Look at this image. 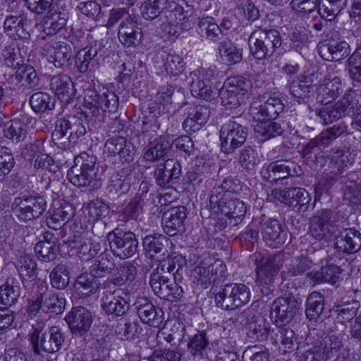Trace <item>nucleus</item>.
I'll return each mask as SVG.
<instances>
[{
  "label": "nucleus",
  "mask_w": 361,
  "mask_h": 361,
  "mask_svg": "<svg viewBox=\"0 0 361 361\" xmlns=\"http://www.w3.org/2000/svg\"><path fill=\"white\" fill-rule=\"evenodd\" d=\"M66 335L61 328L52 326L47 333L45 326L38 324L32 326L29 334V341L35 354L42 351L55 353L60 350L65 342Z\"/></svg>",
  "instance_id": "nucleus-1"
},
{
  "label": "nucleus",
  "mask_w": 361,
  "mask_h": 361,
  "mask_svg": "<svg viewBox=\"0 0 361 361\" xmlns=\"http://www.w3.org/2000/svg\"><path fill=\"white\" fill-rule=\"evenodd\" d=\"M250 54L258 60L271 56L281 46L282 39L279 32L275 29L259 28L250 34L248 38Z\"/></svg>",
  "instance_id": "nucleus-2"
},
{
  "label": "nucleus",
  "mask_w": 361,
  "mask_h": 361,
  "mask_svg": "<svg viewBox=\"0 0 361 361\" xmlns=\"http://www.w3.org/2000/svg\"><path fill=\"white\" fill-rule=\"evenodd\" d=\"M250 258L256 265V283L265 289L267 294L273 286L274 276L283 265V255L278 253L265 256L261 252H255Z\"/></svg>",
  "instance_id": "nucleus-3"
},
{
  "label": "nucleus",
  "mask_w": 361,
  "mask_h": 361,
  "mask_svg": "<svg viewBox=\"0 0 361 361\" xmlns=\"http://www.w3.org/2000/svg\"><path fill=\"white\" fill-rule=\"evenodd\" d=\"M96 157L81 153L74 159V165L68 170L67 177L76 187L90 185L97 178L98 169L95 166Z\"/></svg>",
  "instance_id": "nucleus-4"
},
{
  "label": "nucleus",
  "mask_w": 361,
  "mask_h": 361,
  "mask_svg": "<svg viewBox=\"0 0 361 361\" xmlns=\"http://www.w3.org/2000/svg\"><path fill=\"white\" fill-rule=\"evenodd\" d=\"M86 133L82 121L75 116L57 121L54 130L51 134L52 141L60 148H66L71 144H75L77 140Z\"/></svg>",
  "instance_id": "nucleus-5"
},
{
  "label": "nucleus",
  "mask_w": 361,
  "mask_h": 361,
  "mask_svg": "<svg viewBox=\"0 0 361 361\" xmlns=\"http://www.w3.org/2000/svg\"><path fill=\"white\" fill-rule=\"evenodd\" d=\"M118 106V97L113 92L104 88L100 93L90 91L85 97V114L91 118H97L101 111L115 112Z\"/></svg>",
  "instance_id": "nucleus-6"
},
{
  "label": "nucleus",
  "mask_w": 361,
  "mask_h": 361,
  "mask_svg": "<svg viewBox=\"0 0 361 361\" xmlns=\"http://www.w3.org/2000/svg\"><path fill=\"white\" fill-rule=\"evenodd\" d=\"M250 299V289L243 283L226 285L215 295L216 305L226 310L240 307L247 303Z\"/></svg>",
  "instance_id": "nucleus-7"
},
{
  "label": "nucleus",
  "mask_w": 361,
  "mask_h": 361,
  "mask_svg": "<svg viewBox=\"0 0 361 361\" xmlns=\"http://www.w3.org/2000/svg\"><path fill=\"white\" fill-rule=\"evenodd\" d=\"M342 336L331 334L308 349L303 355L305 361H326L343 347Z\"/></svg>",
  "instance_id": "nucleus-8"
},
{
  "label": "nucleus",
  "mask_w": 361,
  "mask_h": 361,
  "mask_svg": "<svg viewBox=\"0 0 361 361\" xmlns=\"http://www.w3.org/2000/svg\"><path fill=\"white\" fill-rule=\"evenodd\" d=\"M221 194L216 190L209 197L210 210L216 214H221L234 219V224L241 221L247 212L245 202L239 199L224 200L220 201Z\"/></svg>",
  "instance_id": "nucleus-9"
},
{
  "label": "nucleus",
  "mask_w": 361,
  "mask_h": 361,
  "mask_svg": "<svg viewBox=\"0 0 361 361\" xmlns=\"http://www.w3.org/2000/svg\"><path fill=\"white\" fill-rule=\"evenodd\" d=\"M246 128L233 120H230L220 130L221 149L226 154L232 153L245 142Z\"/></svg>",
  "instance_id": "nucleus-10"
},
{
  "label": "nucleus",
  "mask_w": 361,
  "mask_h": 361,
  "mask_svg": "<svg viewBox=\"0 0 361 361\" xmlns=\"http://www.w3.org/2000/svg\"><path fill=\"white\" fill-rule=\"evenodd\" d=\"M46 207V200L43 197L39 196L17 197L12 204L13 212L20 220L23 221L39 217Z\"/></svg>",
  "instance_id": "nucleus-11"
},
{
  "label": "nucleus",
  "mask_w": 361,
  "mask_h": 361,
  "mask_svg": "<svg viewBox=\"0 0 361 361\" xmlns=\"http://www.w3.org/2000/svg\"><path fill=\"white\" fill-rule=\"evenodd\" d=\"M283 108L284 105L278 97L262 95L252 101L250 113L254 120L275 119Z\"/></svg>",
  "instance_id": "nucleus-12"
},
{
  "label": "nucleus",
  "mask_w": 361,
  "mask_h": 361,
  "mask_svg": "<svg viewBox=\"0 0 361 361\" xmlns=\"http://www.w3.org/2000/svg\"><path fill=\"white\" fill-rule=\"evenodd\" d=\"M217 75L216 66L201 68L190 73V92L195 97L208 100L212 97V90L209 82Z\"/></svg>",
  "instance_id": "nucleus-13"
},
{
  "label": "nucleus",
  "mask_w": 361,
  "mask_h": 361,
  "mask_svg": "<svg viewBox=\"0 0 361 361\" xmlns=\"http://www.w3.org/2000/svg\"><path fill=\"white\" fill-rule=\"evenodd\" d=\"M107 240L111 252L121 259L130 257L137 251L138 241L132 232H111Z\"/></svg>",
  "instance_id": "nucleus-14"
},
{
  "label": "nucleus",
  "mask_w": 361,
  "mask_h": 361,
  "mask_svg": "<svg viewBox=\"0 0 361 361\" xmlns=\"http://www.w3.org/2000/svg\"><path fill=\"white\" fill-rule=\"evenodd\" d=\"M157 135L154 130H145L138 136L143 140H149L148 147L143 155L147 161H156L164 157L171 148L170 140L166 136L155 137Z\"/></svg>",
  "instance_id": "nucleus-15"
},
{
  "label": "nucleus",
  "mask_w": 361,
  "mask_h": 361,
  "mask_svg": "<svg viewBox=\"0 0 361 361\" xmlns=\"http://www.w3.org/2000/svg\"><path fill=\"white\" fill-rule=\"evenodd\" d=\"M209 257L202 261L194 269V277L202 285L207 286L225 277L226 265L221 260L212 262Z\"/></svg>",
  "instance_id": "nucleus-16"
},
{
  "label": "nucleus",
  "mask_w": 361,
  "mask_h": 361,
  "mask_svg": "<svg viewBox=\"0 0 361 361\" xmlns=\"http://www.w3.org/2000/svg\"><path fill=\"white\" fill-rule=\"evenodd\" d=\"M301 174V168L295 163L288 160L272 162L262 171L263 178L271 183H277L288 177L298 176Z\"/></svg>",
  "instance_id": "nucleus-17"
},
{
  "label": "nucleus",
  "mask_w": 361,
  "mask_h": 361,
  "mask_svg": "<svg viewBox=\"0 0 361 361\" xmlns=\"http://www.w3.org/2000/svg\"><path fill=\"white\" fill-rule=\"evenodd\" d=\"M181 170L180 163L177 159H168L158 164L154 170L156 183L161 188L170 187L180 178Z\"/></svg>",
  "instance_id": "nucleus-18"
},
{
  "label": "nucleus",
  "mask_w": 361,
  "mask_h": 361,
  "mask_svg": "<svg viewBox=\"0 0 361 361\" xmlns=\"http://www.w3.org/2000/svg\"><path fill=\"white\" fill-rule=\"evenodd\" d=\"M118 37L121 43L127 47H137L142 43V31L135 18L126 16L122 20Z\"/></svg>",
  "instance_id": "nucleus-19"
},
{
  "label": "nucleus",
  "mask_w": 361,
  "mask_h": 361,
  "mask_svg": "<svg viewBox=\"0 0 361 361\" xmlns=\"http://www.w3.org/2000/svg\"><path fill=\"white\" fill-rule=\"evenodd\" d=\"M261 233L266 245L271 248L281 246L287 237V233L281 224L271 219H262Z\"/></svg>",
  "instance_id": "nucleus-20"
},
{
  "label": "nucleus",
  "mask_w": 361,
  "mask_h": 361,
  "mask_svg": "<svg viewBox=\"0 0 361 361\" xmlns=\"http://www.w3.org/2000/svg\"><path fill=\"white\" fill-rule=\"evenodd\" d=\"M12 11L6 9L4 13V31L11 39H27L29 32L27 30V20L22 15H13Z\"/></svg>",
  "instance_id": "nucleus-21"
},
{
  "label": "nucleus",
  "mask_w": 361,
  "mask_h": 361,
  "mask_svg": "<svg viewBox=\"0 0 361 361\" xmlns=\"http://www.w3.org/2000/svg\"><path fill=\"white\" fill-rule=\"evenodd\" d=\"M65 320L73 334L82 336L92 324L91 313L83 307H75L66 314Z\"/></svg>",
  "instance_id": "nucleus-22"
},
{
  "label": "nucleus",
  "mask_w": 361,
  "mask_h": 361,
  "mask_svg": "<svg viewBox=\"0 0 361 361\" xmlns=\"http://www.w3.org/2000/svg\"><path fill=\"white\" fill-rule=\"evenodd\" d=\"M169 19V29L166 28L169 35L176 36L179 35L178 29L183 30H190L195 22V16L192 12L183 11L180 6H176L167 16Z\"/></svg>",
  "instance_id": "nucleus-23"
},
{
  "label": "nucleus",
  "mask_w": 361,
  "mask_h": 361,
  "mask_svg": "<svg viewBox=\"0 0 361 361\" xmlns=\"http://www.w3.org/2000/svg\"><path fill=\"white\" fill-rule=\"evenodd\" d=\"M298 305L293 298H279L271 305L270 317L276 324L288 322L294 317Z\"/></svg>",
  "instance_id": "nucleus-24"
},
{
  "label": "nucleus",
  "mask_w": 361,
  "mask_h": 361,
  "mask_svg": "<svg viewBox=\"0 0 361 361\" xmlns=\"http://www.w3.org/2000/svg\"><path fill=\"white\" fill-rule=\"evenodd\" d=\"M187 217V209L183 206L169 209L162 216L164 231L170 236H174L184 228V221Z\"/></svg>",
  "instance_id": "nucleus-25"
},
{
  "label": "nucleus",
  "mask_w": 361,
  "mask_h": 361,
  "mask_svg": "<svg viewBox=\"0 0 361 361\" xmlns=\"http://www.w3.org/2000/svg\"><path fill=\"white\" fill-rule=\"evenodd\" d=\"M69 246L75 250L78 256L85 261L92 259L101 250L99 242L79 233H75L69 240Z\"/></svg>",
  "instance_id": "nucleus-26"
},
{
  "label": "nucleus",
  "mask_w": 361,
  "mask_h": 361,
  "mask_svg": "<svg viewBox=\"0 0 361 361\" xmlns=\"http://www.w3.org/2000/svg\"><path fill=\"white\" fill-rule=\"evenodd\" d=\"M140 320L153 327H158L163 321V311L157 308L145 298H137L134 303Z\"/></svg>",
  "instance_id": "nucleus-27"
},
{
  "label": "nucleus",
  "mask_w": 361,
  "mask_h": 361,
  "mask_svg": "<svg viewBox=\"0 0 361 361\" xmlns=\"http://www.w3.org/2000/svg\"><path fill=\"white\" fill-rule=\"evenodd\" d=\"M331 212L328 209L317 212L312 217L310 227V234L316 239H327L334 233V227L330 222Z\"/></svg>",
  "instance_id": "nucleus-28"
},
{
  "label": "nucleus",
  "mask_w": 361,
  "mask_h": 361,
  "mask_svg": "<svg viewBox=\"0 0 361 361\" xmlns=\"http://www.w3.org/2000/svg\"><path fill=\"white\" fill-rule=\"evenodd\" d=\"M124 293L122 289H117L113 292H106L102 298V307L108 314L116 316L124 314L128 310V303L122 296Z\"/></svg>",
  "instance_id": "nucleus-29"
},
{
  "label": "nucleus",
  "mask_w": 361,
  "mask_h": 361,
  "mask_svg": "<svg viewBox=\"0 0 361 361\" xmlns=\"http://www.w3.org/2000/svg\"><path fill=\"white\" fill-rule=\"evenodd\" d=\"M210 116L209 109L203 104L192 106L188 109L183 127L187 132H196L204 125Z\"/></svg>",
  "instance_id": "nucleus-30"
},
{
  "label": "nucleus",
  "mask_w": 361,
  "mask_h": 361,
  "mask_svg": "<svg viewBox=\"0 0 361 361\" xmlns=\"http://www.w3.org/2000/svg\"><path fill=\"white\" fill-rule=\"evenodd\" d=\"M287 85L290 95L300 104H307L314 92V86L307 76L291 80Z\"/></svg>",
  "instance_id": "nucleus-31"
},
{
  "label": "nucleus",
  "mask_w": 361,
  "mask_h": 361,
  "mask_svg": "<svg viewBox=\"0 0 361 361\" xmlns=\"http://www.w3.org/2000/svg\"><path fill=\"white\" fill-rule=\"evenodd\" d=\"M335 245L340 252H356L361 248V233L354 228H346L336 238Z\"/></svg>",
  "instance_id": "nucleus-32"
},
{
  "label": "nucleus",
  "mask_w": 361,
  "mask_h": 361,
  "mask_svg": "<svg viewBox=\"0 0 361 361\" xmlns=\"http://www.w3.org/2000/svg\"><path fill=\"white\" fill-rule=\"evenodd\" d=\"M346 93L334 105L325 104L317 111V116L323 125H328L345 115L349 103H347Z\"/></svg>",
  "instance_id": "nucleus-33"
},
{
  "label": "nucleus",
  "mask_w": 361,
  "mask_h": 361,
  "mask_svg": "<svg viewBox=\"0 0 361 361\" xmlns=\"http://www.w3.org/2000/svg\"><path fill=\"white\" fill-rule=\"evenodd\" d=\"M320 56L326 61H338L350 54V47L345 41L331 40L319 47Z\"/></svg>",
  "instance_id": "nucleus-34"
},
{
  "label": "nucleus",
  "mask_w": 361,
  "mask_h": 361,
  "mask_svg": "<svg viewBox=\"0 0 361 361\" xmlns=\"http://www.w3.org/2000/svg\"><path fill=\"white\" fill-rule=\"evenodd\" d=\"M341 274V267L336 264H331L322 267L317 271L309 272L307 276L313 286L324 283L334 285L338 281Z\"/></svg>",
  "instance_id": "nucleus-35"
},
{
  "label": "nucleus",
  "mask_w": 361,
  "mask_h": 361,
  "mask_svg": "<svg viewBox=\"0 0 361 361\" xmlns=\"http://www.w3.org/2000/svg\"><path fill=\"white\" fill-rule=\"evenodd\" d=\"M341 83L338 77L332 79L325 78L317 90V101L328 104L335 99L341 93Z\"/></svg>",
  "instance_id": "nucleus-36"
},
{
  "label": "nucleus",
  "mask_w": 361,
  "mask_h": 361,
  "mask_svg": "<svg viewBox=\"0 0 361 361\" xmlns=\"http://www.w3.org/2000/svg\"><path fill=\"white\" fill-rule=\"evenodd\" d=\"M50 88L61 100L68 102L74 95L73 84L65 74L54 75L50 79Z\"/></svg>",
  "instance_id": "nucleus-37"
},
{
  "label": "nucleus",
  "mask_w": 361,
  "mask_h": 361,
  "mask_svg": "<svg viewBox=\"0 0 361 361\" xmlns=\"http://www.w3.org/2000/svg\"><path fill=\"white\" fill-rule=\"evenodd\" d=\"M187 349L193 357L204 359L210 350V342L206 332L198 331L191 336L188 341Z\"/></svg>",
  "instance_id": "nucleus-38"
},
{
  "label": "nucleus",
  "mask_w": 361,
  "mask_h": 361,
  "mask_svg": "<svg viewBox=\"0 0 361 361\" xmlns=\"http://www.w3.org/2000/svg\"><path fill=\"white\" fill-rule=\"evenodd\" d=\"M39 293L44 312L56 314L62 313L65 306L63 298H59L52 290H48L47 285L42 286Z\"/></svg>",
  "instance_id": "nucleus-39"
},
{
  "label": "nucleus",
  "mask_w": 361,
  "mask_h": 361,
  "mask_svg": "<svg viewBox=\"0 0 361 361\" xmlns=\"http://www.w3.org/2000/svg\"><path fill=\"white\" fill-rule=\"evenodd\" d=\"M20 295V288L18 282L13 278L6 280L0 286V306L8 308L13 305Z\"/></svg>",
  "instance_id": "nucleus-40"
},
{
  "label": "nucleus",
  "mask_w": 361,
  "mask_h": 361,
  "mask_svg": "<svg viewBox=\"0 0 361 361\" xmlns=\"http://www.w3.org/2000/svg\"><path fill=\"white\" fill-rule=\"evenodd\" d=\"M334 169L329 173L326 174L322 179L319 180V183L315 186V190L318 192L325 189L329 185H331L333 181L336 179L337 175L343 172L348 166L350 164L348 157L344 154H338L334 156Z\"/></svg>",
  "instance_id": "nucleus-41"
},
{
  "label": "nucleus",
  "mask_w": 361,
  "mask_h": 361,
  "mask_svg": "<svg viewBox=\"0 0 361 361\" xmlns=\"http://www.w3.org/2000/svg\"><path fill=\"white\" fill-rule=\"evenodd\" d=\"M72 57V50L70 45L65 42H56L51 50L49 61L56 68L68 66Z\"/></svg>",
  "instance_id": "nucleus-42"
},
{
  "label": "nucleus",
  "mask_w": 361,
  "mask_h": 361,
  "mask_svg": "<svg viewBox=\"0 0 361 361\" xmlns=\"http://www.w3.org/2000/svg\"><path fill=\"white\" fill-rule=\"evenodd\" d=\"M271 120L269 118L255 120L254 129L261 141H265L283 133V130L281 126Z\"/></svg>",
  "instance_id": "nucleus-43"
},
{
  "label": "nucleus",
  "mask_w": 361,
  "mask_h": 361,
  "mask_svg": "<svg viewBox=\"0 0 361 361\" xmlns=\"http://www.w3.org/2000/svg\"><path fill=\"white\" fill-rule=\"evenodd\" d=\"M66 13L52 8L45 16L44 31L48 35H54L66 25Z\"/></svg>",
  "instance_id": "nucleus-44"
},
{
  "label": "nucleus",
  "mask_w": 361,
  "mask_h": 361,
  "mask_svg": "<svg viewBox=\"0 0 361 361\" xmlns=\"http://www.w3.org/2000/svg\"><path fill=\"white\" fill-rule=\"evenodd\" d=\"M269 324L264 318L253 315L248 323L247 336L254 341H265L269 336Z\"/></svg>",
  "instance_id": "nucleus-45"
},
{
  "label": "nucleus",
  "mask_w": 361,
  "mask_h": 361,
  "mask_svg": "<svg viewBox=\"0 0 361 361\" xmlns=\"http://www.w3.org/2000/svg\"><path fill=\"white\" fill-rule=\"evenodd\" d=\"M74 214L73 206L68 203L62 204L59 207L55 208L47 219V226L57 230L65 222L68 221Z\"/></svg>",
  "instance_id": "nucleus-46"
},
{
  "label": "nucleus",
  "mask_w": 361,
  "mask_h": 361,
  "mask_svg": "<svg viewBox=\"0 0 361 361\" xmlns=\"http://www.w3.org/2000/svg\"><path fill=\"white\" fill-rule=\"evenodd\" d=\"M98 49L95 46L86 47L80 49L75 56V65L79 72L82 73L91 71L93 68L94 58L97 56Z\"/></svg>",
  "instance_id": "nucleus-47"
},
{
  "label": "nucleus",
  "mask_w": 361,
  "mask_h": 361,
  "mask_svg": "<svg viewBox=\"0 0 361 361\" xmlns=\"http://www.w3.org/2000/svg\"><path fill=\"white\" fill-rule=\"evenodd\" d=\"M197 32L201 36H205L207 39L213 42H216L223 37L221 30L211 17H205L199 20Z\"/></svg>",
  "instance_id": "nucleus-48"
},
{
  "label": "nucleus",
  "mask_w": 361,
  "mask_h": 361,
  "mask_svg": "<svg viewBox=\"0 0 361 361\" xmlns=\"http://www.w3.org/2000/svg\"><path fill=\"white\" fill-rule=\"evenodd\" d=\"M137 267L133 264L125 263L118 267L110 282L114 286H121L127 282H132L137 276Z\"/></svg>",
  "instance_id": "nucleus-49"
},
{
  "label": "nucleus",
  "mask_w": 361,
  "mask_h": 361,
  "mask_svg": "<svg viewBox=\"0 0 361 361\" xmlns=\"http://www.w3.org/2000/svg\"><path fill=\"white\" fill-rule=\"evenodd\" d=\"M30 104L35 112L44 113L54 108L55 99L46 92H37L30 97Z\"/></svg>",
  "instance_id": "nucleus-50"
},
{
  "label": "nucleus",
  "mask_w": 361,
  "mask_h": 361,
  "mask_svg": "<svg viewBox=\"0 0 361 361\" xmlns=\"http://www.w3.org/2000/svg\"><path fill=\"white\" fill-rule=\"evenodd\" d=\"M115 264L112 257L102 253L95 259L90 267V272L97 279L104 277L114 269Z\"/></svg>",
  "instance_id": "nucleus-51"
},
{
  "label": "nucleus",
  "mask_w": 361,
  "mask_h": 361,
  "mask_svg": "<svg viewBox=\"0 0 361 361\" xmlns=\"http://www.w3.org/2000/svg\"><path fill=\"white\" fill-rule=\"evenodd\" d=\"M219 53L221 60L228 65L235 64L242 60V52L231 41L221 42Z\"/></svg>",
  "instance_id": "nucleus-52"
},
{
  "label": "nucleus",
  "mask_w": 361,
  "mask_h": 361,
  "mask_svg": "<svg viewBox=\"0 0 361 361\" xmlns=\"http://www.w3.org/2000/svg\"><path fill=\"white\" fill-rule=\"evenodd\" d=\"M99 283L90 272L80 275L75 283V289L83 297L89 296L98 289Z\"/></svg>",
  "instance_id": "nucleus-53"
},
{
  "label": "nucleus",
  "mask_w": 361,
  "mask_h": 361,
  "mask_svg": "<svg viewBox=\"0 0 361 361\" xmlns=\"http://www.w3.org/2000/svg\"><path fill=\"white\" fill-rule=\"evenodd\" d=\"M323 295L317 291L312 292L307 297L306 316L310 320H317L322 313L324 307Z\"/></svg>",
  "instance_id": "nucleus-54"
},
{
  "label": "nucleus",
  "mask_w": 361,
  "mask_h": 361,
  "mask_svg": "<svg viewBox=\"0 0 361 361\" xmlns=\"http://www.w3.org/2000/svg\"><path fill=\"white\" fill-rule=\"evenodd\" d=\"M348 109L352 111V126L354 128H361V94L357 90H350L346 93Z\"/></svg>",
  "instance_id": "nucleus-55"
},
{
  "label": "nucleus",
  "mask_w": 361,
  "mask_h": 361,
  "mask_svg": "<svg viewBox=\"0 0 361 361\" xmlns=\"http://www.w3.org/2000/svg\"><path fill=\"white\" fill-rule=\"evenodd\" d=\"M51 286L55 289L63 290L69 284V271L66 265L57 264L49 273Z\"/></svg>",
  "instance_id": "nucleus-56"
},
{
  "label": "nucleus",
  "mask_w": 361,
  "mask_h": 361,
  "mask_svg": "<svg viewBox=\"0 0 361 361\" xmlns=\"http://www.w3.org/2000/svg\"><path fill=\"white\" fill-rule=\"evenodd\" d=\"M26 125L18 119L6 123L4 128L5 137L16 142L23 141L26 137Z\"/></svg>",
  "instance_id": "nucleus-57"
},
{
  "label": "nucleus",
  "mask_w": 361,
  "mask_h": 361,
  "mask_svg": "<svg viewBox=\"0 0 361 361\" xmlns=\"http://www.w3.org/2000/svg\"><path fill=\"white\" fill-rule=\"evenodd\" d=\"M82 209L84 213L87 214L90 221L101 219L106 216L109 212V206L99 200L91 201Z\"/></svg>",
  "instance_id": "nucleus-58"
},
{
  "label": "nucleus",
  "mask_w": 361,
  "mask_h": 361,
  "mask_svg": "<svg viewBox=\"0 0 361 361\" xmlns=\"http://www.w3.org/2000/svg\"><path fill=\"white\" fill-rule=\"evenodd\" d=\"M37 263L31 257H20L18 270L23 281H33L37 276Z\"/></svg>",
  "instance_id": "nucleus-59"
},
{
  "label": "nucleus",
  "mask_w": 361,
  "mask_h": 361,
  "mask_svg": "<svg viewBox=\"0 0 361 361\" xmlns=\"http://www.w3.org/2000/svg\"><path fill=\"white\" fill-rule=\"evenodd\" d=\"M171 281L168 276H159L158 275H151L149 284L156 295L161 299L167 298L170 294V284Z\"/></svg>",
  "instance_id": "nucleus-60"
},
{
  "label": "nucleus",
  "mask_w": 361,
  "mask_h": 361,
  "mask_svg": "<svg viewBox=\"0 0 361 361\" xmlns=\"http://www.w3.org/2000/svg\"><path fill=\"white\" fill-rule=\"evenodd\" d=\"M169 239L161 234L148 235L143 239V247L149 253H161L167 244Z\"/></svg>",
  "instance_id": "nucleus-61"
},
{
  "label": "nucleus",
  "mask_w": 361,
  "mask_h": 361,
  "mask_svg": "<svg viewBox=\"0 0 361 361\" xmlns=\"http://www.w3.org/2000/svg\"><path fill=\"white\" fill-rule=\"evenodd\" d=\"M161 58L164 61V68L167 74L178 75L184 70L182 58L176 54L164 53Z\"/></svg>",
  "instance_id": "nucleus-62"
},
{
  "label": "nucleus",
  "mask_w": 361,
  "mask_h": 361,
  "mask_svg": "<svg viewBox=\"0 0 361 361\" xmlns=\"http://www.w3.org/2000/svg\"><path fill=\"white\" fill-rule=\"evenodd\" d=\"M35 251L40 260L48 262L56 259L58 247L56 243L38 242L35 246Z\"/></svg>",
  "instance_id": "nucleus-63"
},
{
  "label": "nucleus",
  "mask_w": 361,
  "mask_h": 361,
  "mask_svg": "<svg viewBox=\"0 0 361 361\" xmlns=\"http://www.w3.org/2000/svg\"><path fill=\"white\" fill-rule=\"evenodd\" d=\"M349 75L353 85L361 83V49H357L348 59Z\"/></svg>",
  "instance_id": "nucleus-64"
}]
</instances>
